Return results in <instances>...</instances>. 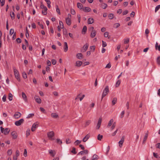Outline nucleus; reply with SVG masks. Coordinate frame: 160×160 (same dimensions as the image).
Returning <instances> with one entry per match:
<instances>
[{"label":"nucleus","mask_w":160,"mask_h":160,"mask_svg":"<svg viewBox=\"0 0 160 160\" xmlns=\"http://www.w3.org/2000/svg\"><path fill=\"white\" fill-rule=\"evenodd\" d=\"M109 92V87L108 86H106L105 88L104 89L103 91V92L102 94L101 100H102L103 98L106 96L108 92Z\"/></svg>","instance_id":"obj_1"},{"label":"nucleus","mask_w":160,"mask_h":160,"mask_svg":"<svg viewBox=\"0 0 160 160\" xmlns=\"http://www.w3.org/2000/svg\"><path fill=\"white\" fill-rule=\"evenodd\" d=\"M13 69L15 77L18 81H20V79L19 78V74L18 71L16 69L15 67H13Z\"/></svg>","instance_id":"obj_2"},{"label":"nucleus","mask_w":160,"mask_h":160,"mask_svg":"<svg viewBox=\"0 0 160 160\" xmlns=\"http://www.w3.org/2000/svg\"><path fill=\"white\" fill-rule=\"evenodd\" d=\"M48 137L51 140H53L54 139L52 137L54 136V133L53 131H51L48 133Z\"/></svg>","instance_id":"obj_3"},{"label":"nucleus","mask_w":160,"mask_h":160,"mask_svg":"<svg viewBox=\"0 0 160 160\" xmlns=\"http://www.w3.org/2000/svg\"><path fill=\"white\" fill-rule=\"evenodd\" d=\"M41 5L40 6L41 8L42 9H44L45 12L43 11V10H42V13L44 15H46L47 14V8L46 6H44L42 4V2H41Z\"/></svg>","instance_id":"obj_4"},{"label":"nucleus","mask_w":160,"mask_h":160,"mask_svg":"<svg viewBox=\"0 0 160 160\" xmlns=\"http://www.w3.org/2000/svg\"><path fill=\"white\" fill-rule=\"evenodd\" d=\"M24 121V120L22 119H21L18 121H16L15 122V125L17 126H19Z\"/></svg>","instance_id":"obj_5"},{"label":"nucleus","mask_w":160,"mask_h":160,"mask_svg":"<svg viewBox=\"0 0 160 160\" xmlns=\"http://www.w3.org/2000/svg\"><path fill=\"white\" fill-rule=\"evenodd\" d=\"M22 115L21 113L19 112H16L13 115L14 118L15 119H18L20 118Z\"/></svg>","instance_id":"obj_6"},{"label":"nucleus","mask_w":160,"mask_h":160,"mask_svg":"<svg viewBox=\"0 0 160 160\" xmlns=\"http://www.w3.org/2000/svg\"><path fill=\"white\" fill-rule=\"evenodd\" d=\"M124 138L125 136H123L122 137L121 140L118 142L119 146L120 148H121L122 146V144L124 140Z\"/></svg>","instance_id":"obj_7"},{"label":"nucleus","mask_w":160,"mask_h":160,"mask_svg":"<svg viewBox=\"0 0 160 160\" xmlns=\"http://www.w3.org/2000/svg\"><path fill=\"white\" fill-rule=\"evenodd\" d=\"M88 43H86L83 46V48L81 50V52H84L86 51L88 47Z\"/></svg>","instance_id":"obj_8"},{"label":"nucleus","mask_w":160,"mask_h":160,"mask_svg":"<svg viewBox=\"0 0 160 160\" xmlns=\"http://www.w3.org/2000/svg\"><path fill=\"white\" fill-rule=\"evenodd\" d=\"M11 134L12 137V138L13 139H15L17 138L18 137V134L15 131H13L11 132Z\"/></svg>","instance_id":"obj_9"},{"label":"nucleus","mask_w":160,"mask_h":160,"mask_svg":"<svg viewBox=\"0 0 160 160\" xmlns=\"http://www.w3.org/2000/svg\"><path fill=\"white\" fill-rule=\"evenodd\" d=\"M34 98L36 102L38 103H40L41 102V99L39 98L38 96L36 95L34 97Z\"/></svg>","instance_id":"obj_10"},{"label":"nucleus","mask_w":160,"mask_h":160,"mask_svg":"<svg viewBox=\"0 0 160 160\" xmlns=\"http://www.w3.org/2000/svg\"><path fill=\"white\" fill-rule=\"evenodd\" d=\"M38 125V124L34 123L32 125V128H31V131L32 132H34L35 130V129L36 128Z\"/></svg>","instance_id":"obj_11"},{"label":"nucleus","mask_w":160,"mask_h":160,"mask_svg":"<svg viewBox=\"0 0 160 160\" xmlns=\"http://www.w3.org/2000/svg\"><path fill=\"white\" fill-rule=\"evenodd\" d=\"M90 137V135L89 134H87L83 138V141L84 142H85Z\"/></svg>","instance_id":"obj_12"},{"label":"nucleus","mask_w":160,"mask_h":160,"mask_svg":"<svg viewBox=\"0 0 160 160\" xmlns=\"http://www.w3.org/2000/svg\"><path fill=\"white\" fill-rule=\"evenodd\" d=\"M51 117L54 118H57L59 117V116L58 114L56 113H52L51 114Z\"/></svg>","instance_id":"obj_13"},{"label":"nucleus","mask_w":160,"mask_h":160,"mask_svg":"<svg viewBox=\"0 0 160 160\" xmlns=\"http://www.w3.org/2000/svg\"><path fill=\"white\" fill-rule=\"evenodd\" d=\"M83 11L85 12H88L91 11V8L88 7H86L84 8H83Z\"/></svg>","instance_id":"obj_14"},{"label":"nucleus","mask_w":160,"mask_h":160,"mask_svg":"<svg viewBox=\"0 0 160 160\" xmlns=\"http://www.w3.org/2000/svg\"><path fill=\"white\" fill-rule=\"evenodd\" d=\"M96 31H93V32H92L91 33L90 36L91 38H93L95 37L96 34Z\"/></svg>","instance_id":"obj_15"},{"label":"nucleus","mask_w":160,"mask_h":160,"mask_svg":"<svg viewBox=\"0 0 160 160\" xmlns=\"http://www.w3.org/2000/svg\"><path fill=\"white\" fill-rule=\"evenodd\" d=\"M22 97L24 99L25 102L27 101V98L26 95L24 92H22Z\"/></svg>","instance_id":"obj_16"},{"label":"nucleus","mask_w":160,"mask_h":160,"mask_svg":"<svg viewBox=\"0 0 160 160\" xmlns=\"http://www.w3.org/2000/svg\"><path fill=\"white\" fill-rule=\"evenodd\" d=\"M64 51L65 52H66L68 49V44L67 42H65L64 43Z\"/></svg>","instance_id":"obj_17"},{"label":"nucleus","mask_w":160,"mask_h":160,"mask_svg":"<svg viewBox=\"0 0 160 160\" xmlns=\"http://www.w3.org/2000/svg\"><path fill=\"white\" fill-rule=\"evenodd\" d=\"M94 20L92 18H89L88 20V24H91L93 22Z\"/></svg>","instance_id":"obj_18"},{"label":"nucleus","mask_w":160,"mask_h":160,"mask_svg":"<svg viewBox=\"0 0 160 160\" xmlns=\"http://www.w3.org/2000/svg\"><path fill=\"white\" fill-rule=\"evenodd\" d=\"M76 57L78 59H81L82 58V55L81 53H79L76 54Z\"/></svg>","instance_id":"obj_19"},{"label":"nucleus","mask_w":160,"mask_h":160,"mask_svg":"<svg viewBox=\"0 0 160 160\" xmlns=\"http://www.w3.org/2000/svg\"><path fill=\"white\" fill-rule=\"evenodd\" d=\"M9 131L10 130L8 128H6L4 130L3 133L4 135H7L8 134Z\"/></svg>","instance_id":"obj_20"},{"label":"nucleus","mask_w":160,"mask_h":160,"mask_svg":"<svg viewBox=\"0 0 160 160\" xmlns=\"http://www.w3.org/2000/svg\"><path fill=\"white\" fill-rule=\"evenodd\" d=\"M82 63V62L81 61H78L76 62V66L77 67L80 66Z\"/></svg>","instance_id":"obj_21"},{"label":"nucleus","mask_w":160,"mask_h":160,"mask_svg":"<svg viewBox=\"0 0 160 160\" xmlns=\"http://www.w3.org/2000/svg\"><path fill=\"white\" fill-rule=\"evenodd\" d=\"M66 22L68 25L69 26L71 24V19L66 18Z\"/></svg>","instance_id":"obj_22"},{"label":"nucleus","mask_w":160,"mask_h":160,"mask_svg":"<svg viewBox=\"0 0 160 160\" xmlns=\"http://www.w3.org/2000/svg\"><path fill=\"white\" fill-rule=\"evenodd\" d=\"M77 7L79 9H82L83 6L81 3L78 2L77 4Z\"/></svg>","instance_id":"obj_23"},{"label":"nucleus","mask_w":160,"mask_h":160,"mask_svg":"<svg viewBox=\"0 0 160 160\" xmlns=\"http://www.w3.org/2000/svg\"><path fill=\"white\" fill-rule=\"evenodd\" d=\"M117 102V98H113L112 101V105H114Z\"/></svg>","instance_id":"obj_24"},{"label":"nucleus","mask_w":160,"mask_h":160,"mask_svg":"<svg viewBox=\"0 0 160 160\" xmlns=\"http://www.w3.org/2000/svg\"><path fill=\"white\" fill-rule=\"evenodd\" d=\"M98 159V156L96 154H94L92 156V160H96Z\"/></svg>","instance_id":"obj_25"},{"label":"nucleus","mask_w":160,"mask_h":160,"mask_svg":"<svg viewBox=\"0 0 160 160\" xmlns=\"http://www.w3.org/2000/svg\"><path fill=\"white\" fill-rule=\"evenodd\" d=\"M91 123V121L90 120H88L86 121L85 123V127H87Z\"/></svg>","instance_id":"obj_26"},{"label":"nucleus","mask_w":160,"mask_h":160,"mask_svg":"<svg viewBox=\"0 0 160 160\" xmlns=\"http://www.w3.org/2000/svg\"><path fill=\"white\" fill-rule=\"evenodd\" d=\"M121 83V81L120 80H118V81L117 82L116 84H115V87H118L119 86Z\"/></svg>","instance_id":"obj_27"},{"label":"nucleus","mask_w":160,"mask_h":160,"mask_svg":"<svg viewBox=\"0 0 160 160\" xmlns=\"http://www.w3.org/2000/svg\"><path fill=\"white\" fill-rule=\"evenodd\" d=\"M87 30V27L86 26H84V27L83 28L82 30V32L83 33V32H84V34H85V32H86Z\"/></svg>","instance_id":"obj_28"},{"label":"nucleus","mask_w":160,"mask_h":160,"mask_svg":"<svg viewBox=\"0 0 160 160\" xmlns=\"http://www.w3.org/2000/svg\"><path fill=\"white\" fill-rule=\"evenodd\" d=\"M108 6L105 3H102L101 4V7L102 8L104 9H106L107 7Z\"/></svg>","instance_id":"obj_29"},{"label":"nucleus","mask_w":160,"mask_h":160,"mask_svg":"<svg viewBox=\"0 0 160 160\" xmlns=\"http://www.w3.org/2000/svg\"><path fill=\"white\" fill-rule=\"evenodd\" d=\"M12 96H13L12 95L11 93H9L8 94V99L10 101H11L12 100Z\"/></svg>","instance_id":"obj_30"},{"label":"nucleus","mask_w":160,"mask_h":160,"mask_svg":"<svg viewBox=\"0 0 160 160\" xmlns=\"http://www.w3.org/2000/svg\"><path fill=\"white\" fill-rule=\"evenodd\" d=\"M26 36L27 38L29 36V34L27 27L26 28Z\"/></svg>","instance_id":"obj_31"},{"label":"nucleus","mask_w":160,"mask_h":160,"mask_svg":"<svg viewBox=\"0 0 160 160\" xmlns=\"http://www.w3.org/2000/svg\"><path fill=\"white\" fill-rule=\"evenodd\" d=\"M102 138H103V136L99 134L98 136L97 139L98 140L101 141V140L102 139Z\"/></svg>","instance_id":"obj_32"},{"label":"nucleus","mask_w":160,"mask_h":160,"mask_svg":"<svg viewBox=\"0 0 160 160\" xmlns=\"http://www.w3.org/2000/svg\"><path fill=\"white\" fill-rule=\"evenodd\" d=\"M71 152L74 154H76L77 153V152L76 151L75 148L74 147L72 148V150L71 151Z\"/></svg>","instance_id":"obj_33"},{"label":"nucleus","mask_w":160,"mask_h":160,"mask_svg":"<svg viewBox=\"0 0 160 160\" xmlns=\"http://www.w3.org/2000/svg\"><path fill=\"white\" fill-rule=\"evenodd\" d=\"M56 12H57L60 15L61 13L60 12V10L59 9V8L58 6L57 5H56Z\"/></svg>","instance_id":"obj_34"},{"label":"nucleus","mask_w":160,"mask_h":160,"mask_svg":"<svg viewBox=\"0 0 160 160\" xmlns=\"http://www.w3.org/2000/svg\"><path fill=\"white\" fill-rule=\"evenodd\" d=\"M113 119H111L110 120V121H109V123H108V126H109V127L110 126L112 125V123H113Z\"/></svg>","instance_id":"obj_35"},{"label":"nucleus","mask_w":160,"mask_h":160,"mask_svg":"<svg viewBox=\"0 0 160 160\" xmlns=\"http://www.w3.org/2000/svg\"><path fill=\"white\" fill-rule=\"evenodd\" d=\"M53 151L51 150H49V154H50L53 157H54L55 156V153H53Z\"/></svg>","instance_id":"obj_36"},{"label":"nucleus","mask_w":160,"mask_h":160,"mask_svg":"<svg viewBox=\"0 0 160 160\" xmlns=\"http://www.w3.org/2000/svg\"><path fill=\"white\" fill-rule=\"evenodd\" d=\"M62 29H63V34L66 35H67L68 32H67V29L65 28H62Z\"/></svg>","instance_id":"obj_37"},{"label":"nucleus","mask_w":160,"mask_h":160,"mask_svg":"<svg viewBox=\"0 0 160 160\" xmlns=\"http://www.w3.org/2000/svg\"><path fill=\"white\" fill-rule=\"evenodd\" d=\"M113 14L112 13L109 14L108 17L110 19H112L113 18Z\"/></svg>","instance_id":"obj_38"},{"label":"nucleus","mask_w":160,"mask_h":160,"mask_svg":"<svg viewBox=\"0 0 160 160\" xmlns=\"http://www.w3.org/2000/svg\"><path fill=\"white\" fill-rule=\"evenodd\" d=\"M34 116V114L33 113H31L29 114L27 117V118H32Z\"/></svg>","instance_id":"obj_39"},{"label":"nucleus","mask_w":160,"mask_h":160,"mask_svg":"<svg viewBox=\"0 0 160 160\" xmlns=\"http://www.w3.org/2000/svg\"><path fill=\"white\" fill-rule=\"evenodd\" d=\"M59 25L61 28H64L63 24L62 22L61 21H59Z\"/></svg>","instance_id":"obj_40"},{"label":"nucleus","mask_w":160,"mask_h":160,"mask_svg":"<svg viewBox=\"0 0 160 160\" xmlns=\"http://www.w3.org/2000/svg\"><path fill=\"white\" fill-rule=\"evenodd\" d=\"M157 62L158 65H160V56H159L157 58Z\"/></svg>","instance_id":"obj_41"},{"label":"nucleus","mask_w":160,"mask_h":160,"mask_svg":"<svg viewBox=\"0 0 160 160\" xmlns=\"http://www.w3.org/2000/svg\"><path fill=\"white\" fill-rule=\"evenodd\" d=\"M14 33V30L13 29H11L10 30L9 34L11 36Z\"/></svg>","instance_id":"obj_42"},{"label":"nucleus","mask_w":160,"mask_h":160,"mask_svg":"<svg viewBox=\"0 0 160 160\" xmlns=\"http://www.w3.org/2000/svg\"><path fill=\"white\" fill-rule=\"evenodd\" d=\"M0 2L1 6H3L5 3V0H0Z\"/></svg>","instance_id":"obj_43"},{"label":"nucleus","mask_w":160,"mask_h":160,"mask_svg":"<svg viewBox=\"0 0 160 160\" xmlns=\"http://www.w3.org/2000/svg\"><path fill=\"white\" fill-rule=\"evenodd\" d=\"M160 8V5H158L156 6V7L155 8V12H156Z\"/></svg>","instance_id":"obj_44"},{"label":"nucleus","mask_w":160,"mask_h":160,"mask_svg":"<svg viewBox=\"0 0 160 160\" xmlns=\"http://www.w3.org/2000/svg\"><path fill=\"white\" fill-rule=\"evenodd\" d=\"M12 20H13L15 18L14 13L13 12H12V14H10Z\"/></svg>","instance_id":"obj_45"},{"label":"nucleus","mask_w":160,"mask_h":160,"mask_svg":"<svg viewBox=\"0 0 160 160\" xmlns=\"http://www.w3.org/2000/svg\"><path fill=\"white\" fill-rule=\"evenodd\" d=\"M81 142V141L79 140H77L74 142V144L76 145H78Z\"/></svg>","instance_id":"obj_46"},{"label":"nucleus","mask_w":160,"mask_h":160,"mask_svg":"<svg viewBox=\"0 0 160 160\" xmlns=\"http://www.w3.org/2000/svg\"><path fill=\"white\" fill-rule=\"evenodd\" d=\"M22 77L23 78L25 79L27 77V74L25 72H23L22 73Z\"/></svg>","instance_id":"obj_47"},{"label":"nucleus","mask_w":160,"mask_h":160,"mask_svg":"<svg viewBox=\"0 0 160 160\" xmlns=\"http://www.w3.org/2000/svg\"><path fill=\"white\" fill-rule=\"evenodd\" d=\"M30 130L29 129H28L26 131V136L28 137L30 134Z\"/></svg>","instance_id":"obj_48"},{"label":"nucleus","mask_w":160,"mask_h":160,"mask_svg":"<svg viewBox=\"0 0 160 160\" xmlns=\"http://www.w3.org/2000/svg\"><path fill=\"white\" fill-rule=\"evenodd\" d=\"M7 154L8 155H11L12 154V151L11 149H9L8 150Z\"/></svg>","instance_id":"obj_49"},{"label":"nucleus","mask_w":160,"mask_h":160,"mask_svg":"<svg viewBox=\"0 0 160 160\" xmlns=\"http://www.w3.org/2000/svg\"><path fill=\"white\" fill-rule=\"evenodd\" d=\"M120 25L119 23H115L114 25V27L117 28H118L120 26Z\"/></svg>","instance_id":"obj_50"},{"label":"nucleus","mask_w":160,"mask_h":160,"mask_svg":"<svg viewBox=\"0 0 160 160\" xmlns=\"http://www.w3.org/2000/svg\"><path fill=\"white\" fill-rule=\"evenodd\" d=\"M57 61L56 60L54 59H52V64L55 65Z\"/></svg>","instance_id":"obj_51"},{"label":"nucleus","mask_w":160,"mask_h":160,"mask_svg":"<svg viewBox=\"0 0 160 160\" xmlns=\"http://www.w3.org/2000/svg\"><path fill=\"white\" fill-rule=\"evenodd\" d=\"M128 10H125L123 12L122 15H126L127 14H128Z\"/></svg>","instance_id":"obj_52"},{"label":"nucleus","mask_w":160,"mask_h":160,"mask_svg":"<svg viewBox=\"0 0 160 160\" xmlns=\"http://www.w3.org/2000/svg\"><path fill=\"white\" fill-rule=\"evenodd\" d=\"M153 155L154 157L156 158H159V156L158 155H157V153H155V152H153Z\"/></svg>","instance_id":"obj_53"},{"label":"nucleus","mask_w":160,"mask_h":160,"mask_svg":"<svg viewBox=\"0 0 160 160\" xmlns=\"http://www.w3.org/2000/svg\"><path fill=\"white\" fill-rule=\"evenodd\" d=\"M129 41V38H127L125 40L124 42V44H127L128 43Z\"/></svg>","instance_id":"obj_54"},{"label":"nucleus","mask_w":160,"mask_h":160,"mask_svg":"<svg viewBox=\"0 0 160 160\" xmlns=\"http://www.w3.org/2000/svg\"><path fill=\"white\" fill-rule=\"evenodd\" d=\"M6 97H7V96L6 95H4L3 96L2 98V101H3V102H5L6 101Z\"/></svg>","instance_id":"obj_55"},{"label":"nucleus","mask_w":160,"mask_h":160,"mask_svg":"<svg viewBox=\"0 0 160 160\" xmlns=\"http://www.w3.org/2000/svg\"><path fill=\"white\" fill-rule=\"evenodd\" d=\"M95 48V46H93L90 47V49L91 50H92V52H94V51Z\"/></svg>","instance_id":"obj_56"},{"label":"nucleus","mask_w":160,"mask_h":160,"mask_svg":"<svg viewBox=\"0 0 160 160\" xmlns=\"http://www.w3.org/2000/svg\"><path fill=\"white\" fill-rule=\"evenodd\" d=\"M107 46V44H106V43L103 41H102V46L103 47H105L106 46Z\"/></svg>","instance_id":"obj_57"},{"label":"nucleus","mask_w":160,"mask_h":160,"mask_svg":"<svg viewBox=\"0 0 160 160\" xmlns=\"http://www.w3.org/2000/svg\"><path fill=\"white\" fill-rule=\"evenodd\" d=\"M16 41L17 42L19 43H20L21 42V40L19 38H17L16 39Z\"/></svg>","instance_id":"obj_58"},{"label":"nucleus","mask_w":160,"mask_h":160,"mask_svg":"<svg viewBox=\"0 0 160 160\" xmlns=\"http://www.w3.org/2000/svg\"><path fill=\"white\" fill-rule=\"evenodd\" d=\"M111 64L110 63H109L108 64H107L106 67H105V68H111Z\"/></svg>","instance_id":"obj_59"},{"label":"nucleus","mask_w":160,"mask_h":160,"mask_svg":"<svg viewBox=\"0 0 160 160\" xmlns=\"http://www.w3.org/2000/svg\"><path fill=\"white\" fill-rule=\"evenodd\" d=\"M71 13L72 15H74L75 14V11L73 9H71Z\"/></svg>","instance_id":"obj_60"},{"label":"nucleus","mask_w":160,"mask_h":160,"mask_svg":"<svg viewBox=\"0 0 160 160\" xmlns=\"http://www.w3.org/2000/svg\"><path fill=\"white\" fill-rule=\"evenodd\" d=\"M38 24L41 28L42 29H43L44 27L43 25L41 24L40 22H38Z\"/></svg>","instance_id":"obj_61"},{"label":"nucleus","mask_w":160,"mask_h":160,"mask_svg":"<svg viewBox=\"0 0 160 160\" xmlns=\"http://www.w3.org/2000/svg\"><path fill=\"white\" fill-rule=\"evenodd\" d=\"M104 35L105 37H108V32H105Z\"/></svg>","instance_id":"obj_62"},{"label":"nucleus","mask_w":160,"mask_h":160,"mask_svg":"<svg viewBox=\"0 0 160 160\" xmlns=\"http://www.w3.org/2000/svg\"><path fill=\"white\" fill-rule=\"evenodd\" d=\"M135 14V13L134 12L132 11L131 13V17H133Z\"/></svg>","instance_id":"obj_63"},{"label":"nucleus","mask_w":160,"mask_h":160,"mask_svg":"<svg viewBox=\"0 0 160 160\" xmlns=\"http://www.w3.org/2000/svg\"><path fill=\"white\" fill-rule=\"evenodd\" d=\"M47 65L48 66H51V62L49 60H48L47 61Z\"/></svg>","instance_id":"obj_64"}]
</instances>
